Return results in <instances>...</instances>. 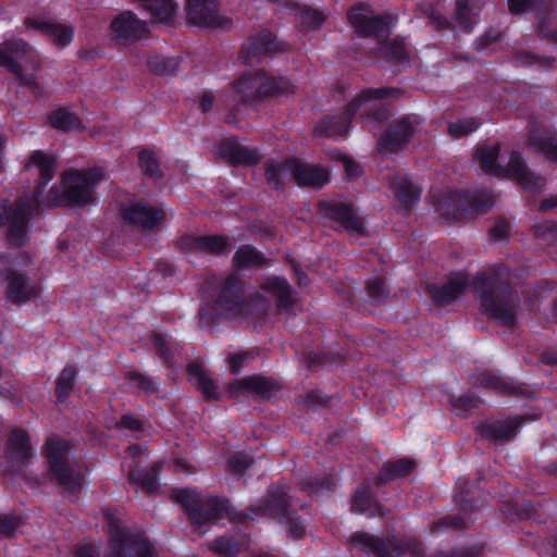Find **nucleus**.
<instances>
[{"label":"nucleus","mask_w":557,"mask_h":557,"mask_svg":"<svg viewBox=\"0 0 557 557\" xmlns=\"http://www.w3.org/2000/svg\"><path fill=\"white\" fill-rule=\"evenodd\" d=\"M509 276L510 269L499 263L478 272L471 278L463 271L450 272L444 284L430 283L425 290L436 306L446 307L471 287L484 314L505 327H512L517 324L520 299Z\"/></svg>","instance_id":"f257e3e1"},{"label":"nucleus","mask_w":557,"mask_h":557,"mask_svg":"<svg viewBox=\"0 0 557 557\" xmlns=\"http://www.w3.org/2000/svg\"><path fill=\"white\" fill-rule=\"evenodd\" d=\"M29 166L39 170V178L28 199L20 197L14 201L0 198V227H7L5 238L10 246L23 247L28 243L30 220L44 211V194L57 171V159L42 150H34L28 159Z\"/></svg>","instance_id":"f03ea898"},{"label":"nucleus","mask_w":557,"mask_h":557,"mask_svg":"<svg viewBox=\"0 0 557 557\" xmlns=\"http://www.w3.org/2000/svg\"><path fill=\"white\" fill-rule=\"evenodd\" d=\"M244 246H239L233 258L235 270L199 309V323L202 327L211 329L219 325L223 318L244 311Z\"/></svg>","instance_id":"7ed1b4c3"},{"label":"nucleus","mask_w":557,"mask_h":557,"mask_svg":"<svg viewBox=\"0 0 557 557\" xmlns=\"http://www.w3.org/2000/svg\"><path fill=\"white\" fill-rule=\"evenodd\" d=\"M71 450V444L65 438L57 434L48 436L41 446L46 463L44 476L70 494L77 495L83 488L84 474L72 463Z\"/></svg>","instance_id":"20e7f679"},{"label":"nucleus","mask_w":557,"mask_h":557,"mask_svg":"<svg viewBox=\"0 0 557 557\" xmlns=\"http://www.w3.org/2000/svg\"><path fill=\"white\" fill-rule=\"evenodd\" d=\"M102 178L99 169L70 170L62 175L61 184L49 189L44 206L49 208L85 207L94 201L95 188Z\"/></svg>","instance_id":"39448f33"},{"label":"nucleus","mask_w":557,"mask_h":557,"mask_svg":"<svg viewBox=\"0 0 557 557\" xmlns=\"http://www.w3.org/2000/svg\"><path fill=\"white\" fill-rule=\"evenodd\" d=\"M499 153L500 144L495 143L478 146L474 156L486 174L510 177L530 193H540L545 187V178L529 169L519 151L511 152L506 166L497 163Z\"/></svg>","instance_id":"423d86ee"},{"label":"nucleus","mask_w":557,"mask_h":557,"mask_svg":"<svg viewBox=\"0 0 557 557\" xmlns=\"http://www.w3.org/2000/svg\"><path fill=\"white\" fill-rule=\"evenodd\" d=\"M175 500L182 505L191 524L198 529L218 523L228 518L244 522V511L235 512L230 499L220 496H210L201 499L188 488H181L174 493Z\"/></svg>","instance_id":"0eeeda50"},{"label":"nucleus","mask_w":557,"mask_h":557,"mask_svg":"<svg viewBox=\"0 0 557 557\" xmlns=\"http://www.w3.org/2000/svg\"><path fill=\"white\" fill-rule=\"evenodd\" d=\"M269 517L284 525L287 533L295 539H302L306 524L296 511L290 509L289 496L285 485L274 484L267 495L256 505L246 507V520Z\"/></svg>","instance_id":"6e6552de"},{"label":"nucleus","mask_w":557,"mask_h":557,"mask_svg":"<svg viewBox=\"0 0 557 557\" xmlns=\"http://www.w3.org/2000/svg\"><path fill=\"white\" fill-rule=\"evenodd\" d=\"M401 95L403 91L396 87L366 88L348 102L339 114L322 116L315 124L313 133L325 138L343 136L348 133L355 115L363 103L387 98L398 99Z\"/></svg>","instance_id":"1a4fd4ad"},{"label":"nucleus","mask_w":557,"mask_h":557,"mask_svg":"<svg viewBox=\"0 0 557 557\" xmlns=\"http://www.w3.org/2000/svg\"><path fill=\"white\" fill-rule=\"evenodd\" d=\"M494 206L493 195L487 189H461L441 196L437 212L446 219L460 221L485 214Z\"/></svg>","instance_id":"9d476101"},{"label":"nucleus","mask_w":557,"mask_h":557,"mask_svg":"<svg viewBox=\"0 0 557 557\" xmlns=\"http://www.w3.org/2000/svg\"><path fill=\"white\" fill-rule=\"evenodd\" d=\"M315 210L320 220L337 233L367 235L363 218L359 214L357 207L349 200L321 199L317 202Z\"/></svg>","instance_id":"9b49d317"},{"label":"nucleus","mask_w":557,"mask_h":557,"mask_svg":"<svg viewBox=\"0 0 557 557\" xmlns=\"http://www.w3.org/2000/svg\"><path fill=\"white\" fill-rule=\"evenodd\" d=\"M349 542L356 549L370 557H404L407 554L418 557L420 555L416 540H405L394 534L376 535L367 531H357L350 535Z\"/></svg>","instance_id":"f8f14e48"},{"label":"nucleus","mask_w":557,"mask_h":557,"mask_svg":"<svg viewBox=\"0 0 557 557\" xmlns=\"http://www.w3.org/2000/svg\"><path fill=\"white\" fill-rule=\"evenodd\" d=\"M109 554L106 557H153V547L143 533L129 534L117 519L109 520Z\"/></svg>","instance_id":"ddd939ff"},{"label":"nucleus","mask_w":557,"mask_h":557,"mask_svg":"<svg viewBox=\"0 0 557 557\" xmlns=\"http://www.w3.org/2000/svg\"><path fill=\"white\" fill-rule=\"evenodd\" d=\"M117 210L126 224L149 232L158 231L166 216L162 208L153 207L134 195L119 200Z\"/></svg>","instance_id":"4468645a"},{"label":"nucleus","mask_w":557,"mask_h":557,"mask_svg":"<svg viewBox=\"0 0 557 557\" xmlns=\"http://www.w3.org/2000/svg\"><path fill=\"white\" fill-rule=\"evenodd\" d=\"M367 9V4L359 2L347 12V20L356 34L362 38L388 36L396 24V16L391 13L369 16L364 13Z\"/></svg>","instance_id":"2eb2a0df"},{"label":"nucleus","mask_w":557,"mask_h":557,"mask_svg":"<svg viewBox=\"0 0 557 557\" xmlns=\"http://www.w3.org/2000/svg\"><path fill=\"white\" fill-rule=\"evenodd\" d=\"M416 115H403L387 124L381 134L377 146L382 153H396L405 149L419 125Z\"/></svg>","instance_id":"dca6fc26"},{"label":"nucleus","mask_w":557,"mask_h":557,"mask_svg":"<svg viewBox=\"0 0 557 557\" xmlns=\"http://www.w3.org/2000/svg\"><path fill=\"white\" fill-rule=\"evenodd\" d=\"M530 420L528 414H510L505 420H483L475 422L474 429L482 438L496 445H503L515 440L519 429Z\"/></svg>","instance_id":"f3484780"},{"label":"nucleus","mask_w":557,"mask_h":557,"mask_svg":"<svg viewBox=\"0 0 557 557\" xmlns=\"http://www.w3.org/2000/svg\"><path fill=\"white\" fill-rule=\"evenodd\" d=\"M186 20L200 28L223 27L228 20L220 14V0H187Z\"/></svg>","instance_id":"a211bd4d"},{"label":"nucleus","mask_w":557,"mask_h":557,"mask_svg":"<svg viewBox=\"0 0 557 557\" xmlns=\"http://www.w3.org/2000/svg\"><path fill=\"white\" fill-rule=\"evenodd\" d=\"M470 382L473 386L493 391L500 396L534 397V393L529 389L525 384L518 383L513 379L503 377L486 370L473 374Z\"/></svg>","instance_id":"6ab92c4d"},{"label":"nucleus","mask_w":557,"mask_h":557,"mask_svg":"<svg viewBox=\"0 0 557 557\" xmlns=\"http://www.w3.org/2000/svg\"><path fill=\"white\" fill-rule=\"evenodd\" d=\"M110 30L114 40L133 44L145 38L149 27L132 11H123L111 21Z\"/></svg>","instance_id":"aec40b11"},{"label":"nucleus","mask_w":557,"mask_h":557,"mask_svg":"<svg viewBox=\"0 0 557 557\" xmlns=\"http://www.w3.org/2000/svg\"><path fill=\"white\" fill-rule=\"evenodd\" d=\"M4 280L7 282L5 297L14 305L26 304L40 294L39 284L32 283L26 273L18 272L15 269H7Z\"/></svg>","instance_id":"412c9836"},{"label":"nucleus","mask_w":557,"mask_h":557,"mask_svg":"<svg viewBox=\"0 0 557 557\" xmlns=\"http://www.w3.org/2000/svg\"><path fill=\"white\" fill-rule=\"evenodd\" d=\"M252 87L256 89V98L259 100L293 92V85L289 79L271 76L263 70L259 71L255 78L246 71V90Z\"/></svg>","instance_id":"4be33fe9"},{"label":"nucleus","mask_w":557,"mask_h":557,"mask_svg":"<svg viewBox=\"0 0 557 557\" xmlns=\"http://www.w3.org/2000/svg\"><path fill=\"white\" fill-rule=\"evenodd\" d=\"M287 49V42L280 40L269 29H261L259 33L248 38V45L246 46V63L253 59L259 61L263 58L285 52Z\"/></svg>","instance_id":"5701e85b"},{"label":"nucleus","mask_w":557,"mask_h":557,"mask_svg":"<svg viewBox=\"0 0 557 557\" xmlns=\"http://www.w3.org/2000/svg\"><path fill=\"white\" fill-rule=\"evenodd\" d=\"M180 247L184 251L205 252L212 256L224 255L231 249L226 235H184L180 238Z\"/></svg>","instance_id":"b1692460"},{"label":"nucleus","mask_w":557,"mask_h":557,"mask_svg":"<svg viewBox=\"0 0 557 557\" xmlns=\"http://www.w3.org/2000/svg\"><path fill=\"white\" fill-rule=\"evenodd\" d=\"M287 164L292 168L295 183L300 187L320 189L330 181L329 172L320 165L304 163L295 158H288Z\"/></svg>","instance_id":"393cba45"},{"label":"nucleus","mask_w":557,"mask_h":557,"mask_svg":"<svg viewBox=\"0 0 557 557\" xmlns=\"http://www.w3.org/2000/svg\"><path fill=\"white\" fill-rule=\"evenodd\" d=\"M350 510L354 513L368 515L369 517L383 516L384 507L377 500L370 482L364 481L357 485L350 497Z\"/></svg>","instance_id":"a878e982"},{"label":"nucleus","mask_w":557,"mask_h":557,"mask_svg":"<svg viewBox=\"0 0 557 557\" xmlns=\"http://www.w3.org/2000/svg\"><path fill=\"white\" fill-rule=\"evenodd\" d=\"M417 468L413 459L408 457L385 461L377 475L372 479V483L376 488L399 479H405L412 474Z\"/></svg>","instance_id":"bb28decb"},{"label":"nucleus","mask_w":557,"mask_h":557,"mask_svg":"<svg viewBox=\"0 0 557 557\" xmlns=\"http://www.w3.org/2000/svg\"><path fill=\"white\" fill-rule=\"evenodd\" d=\"M260 288L275 297V305L278 311H289L294 308L293 288L284 276H267L260 283Z\"/></svg>","instance_id":"cd10ccee"},{"label":"nucleus","mask_w":557,"mask_h":557,"mask_svg":"<svg viewBox=\"0 0 557 557\" xmlns=\"http://www.w3.org/2000/svg\"><path fill=\"white\" fill-rule=\"evenodd\" d=\"M5 451L14 461L21 463L29 461L34 453L28 432L22 428L12 429L7 438Z\"/></svg>","instance_id":"c85d7f7f"},{"label":"nucleus","mask_w":557,"mask_h":557,"mask_svg":"<svg viewBox=\"0 0 557 557\" xmlns=\"http://www.w3.org/2000/svg\"><path fill=\"white\" fill-rule=\"evenodd\" d=\"M30 46L22 38H12L0 44V67L18 73V60L29 54Z\"/></svg>","instance_id":"c756f323"},{"label":"nucleus","mask_w":557,"mask_h":557,"mask_svg":"<svg viewBox=\"0 0 557 557\" xmlns=\"http://www.w3.org/2000/svg\"><path fill=\"white\" fill-rule=\"evenodd\" d=\"M186 370L197 389L202 394L205 400L220 399L221 394L218 381L209 376L208 371L202 367L200 360L190 361Z\"/></svg>","instance_id":"7c9ffc66"},{"label":"nucleus","mask_w":557,"mask_h":557,"mask_svg":"<svg viewBox=\"0 0 557 557\" xmlns=\"http://www.w3.org/2000/svg\"><path fill=\"white\" fill-rule=\"evenodd\" d=\"M163 468L162 461H156L144 471L138 467H131L127 473L128 482L140 487L147 495L157 493L160 488V474Z\"/></svg>","instance_id":"2f4dec72"},{"label":"nucleus","mask_w":557,"mask_h":557,"mask_svg":"<svg viewBox=\"0 0 557 557\" xmlns=\"http://www.w3.org/2000/svg\"><path fill=\"white\" fill-rule=\"evenodd\" d=\"M370 57L383 59L392 64H399L408 60L409 52L403 38H385L370 51Z\"/></svg>","instance_id":"473e14b6"},{"label":"nucleus","mask_w":557,"mask_h":557,"mask_svg":"<svg viewBox=\"0 0 557 557\" xmlns=\"http://www.w3.org/2000/svg\"><path fill=\"white\" fill-rule=\"evenodd\" d=\"M529 146L543 153L549 161L557 163V132L534 127L529 132Z\"/></svg>","instance_id":"72a5a7b5"},{"label":"nucleus","mask_w":557,"mask_h":557,"mask_svg":"<svg viewBox=\"0 0 557 557\" xmlns=\"http://www.w3.org/2000/svg\"><path fill=\"white\" fill-rule=\"evenodd\" d=\"M27 25L41 30L45 35L52 39L55 46L60 48H64L67 45H70L74 38L73 27L65 24L38 20H28Z\"/></svg>","instance_id":"f704fd0d"},{"label":"nucleus","mask_w":557,"mask_h":557,"mask_svg":"<svg viewBox=\"0 0 557 557\" xmlns=\"http://www.w3.org/2000/svg\"><path fill=\"white\" fill-rule=\"evenodd\" d=\"M482 0H456L454 22L465 32L470 33L475 24L474 17L479 14Z\"/></svg>","instance_id":"c9c22d12"},{"label":"nucleus","mask_w":557,"mask_h":557,"mask_svg":"<svg viewBox=\"0 0 557 557\" xmlns=\"http://www.w3.org/2000/svg\"><path fill=\"white\" fill-rule=\"evenodd\" d=\"M181 62V57L164 55L158 52H151L147 57L149 71L161 77L175 76L180 70Z\"/></svg>","instance_id":"e433bc0d"},{"label":"nucleus","mask_w":557,"mask_h":557,"mask_svg":"<svg viewBox=\"0 0 557 557\" xmlns=\"http://www.w3.org/2000/svg\"><path fill=\"white\" fill-rule=\"evenodd\" d=\"M395 196L400 206L410 211L420 200L421 188L407 177H398L392 183Z\"/></svg>","instance_id":"4c0bfd02"},{"label":"nucleus","mask_w":557,"mask_h":557,"mask_svg":"<svg viewBox=\"0 0 557 557\" xmlns=\"http://www.w3.org/2000/svg\"><path fill=\"white\" fill-rule=\"evenodd\" d=\"M213 151L215 156L231 165L244 164V146L240 145L239 139L235 136L222 139L214 146Z\"/></svg>","instance_id":"58836bf2"},{"label":"nucleus","mask_w":557,"mask_h":557,"mask_svg":"<svg viewBox=\"0 0 557 557\" xmlns=\"http://www.w3.org/2000/svg\"><path fill=\"white\" fill-rule=\"evenodd\" d=\"M288 158L283 161L268 160L263 164L264 177L268 185L274 190H283L285 188L284 178L287 174H292Z\"/></svg>","instance_id":"ea45409f"},{"label":"nucleus","mask_w":557,"mask_h":557,"mask_svg":"<svg viewBox=\"0 0 557 557\" xmlns=\"http://www.w3.org/2000/svg\"><path fill=\"white\" fill-rule=\"evenodd\" d=\"M474 485L469 481L457 483V491L454 495L456 507L465 513L476 510L482 506V500L474 496Z\"/></svg>","instance_id":"a19ab883"},{"label":"nucleus","mask_w":557,"mask_h":557,"mask_svg":"<svg viewBox=\"0 0 557 557\" xmlns=\"http://www.w3.org/2000/svg\"><path fill=\"white\" fill-rule=\"evenodd\" d=\"M78 371L74 366H65L55 380V403L64 404L74 391Z\"/></svg>","instance_id":"79ce46f5"},{"label":"nucleus","mask_w":557,"mask_h":557,"mask_svg":"<svg viewBox=\"0 0 557 557\" xmlns=\"http://www.w3.org/2000/svg\"><path fill=\"white\" fill-rule=\"evenodd\" d=\"M138 166L144 176L152 180L153 182H158L163 177V172L160 168L159 159L151 149L144 148L139 151Z\"/></svg>","instance_id":"37998d69"},{"label":"nucleus","mask_w":557,"mask_h":557,"mask_svg":"<svg viewBox=\"0 0 557 557\" xmlns=\"http://www.w3.org/2000/svg\"><path fill=\"white\" fill-rule=\"evenodd\" d=\"M48 120L53 128L63 132L78 129L81 126L78 115L70 111L67 108H59L52 111L49 114Z\"/></svg>","instance_id":"c03bdc74"},{"label":"nucleus","mask_w":557,"mask_h":557,"mask_svg":"<svg viewBox=\"0 0 557 557\" xmlns=\"http://www.w3.org/2000/svg\"><path fill=\"white\" fill-rule=\"evenodd\" d=\"M449 404L451 411L461 418L469 417L475 409L479 408L481 399L472 393H463L459 396H450Z\"/></svg>","instance_id":"a18cd8bd"},{"label":"nucleus","mask_w":557,"mask_h":557,"mask_svg":"<svg viewBox=\"0 0 557 557\" xmlns=\"http://www.w3.org/2000/svg\"><path fill=\"white\" fill-rule=\"evenodd\" d=\"M277 391V384L270 377L261 375L246 376V393L252 392L261 398L269 399Z\"/></svg>","instance_id":"49530a36"},{"label":"nucleus","mask_w":557,"mask_h":557,"mask_svg":"<svg viewBox=\"0 0 557 557\" xmlns=\"http://www.w3.org/2000/svg\"><path fill=\"white\" fill-rule=\"evenodd\" d=\"M554 0H507L508 10L513 15L535 10L547 14L553 8Z\"/></svg>","instance_id":"de8ad7c7"},{"label":"nucleus","mask_w":557,"mask_h":557,"mask_svg":"<svg viewBox=\"0 0 557 557\" xmlns=\"http://www.w3.org/2000/svg\"><path fill=\"white\" fill-rule=\"evenodd\" d=\"M515 59L517 63L522 66L539 69H548L556 62L554 57L540 55L529 50L517 51Z\"/></svg>","instance_id":"09e8293b"},{"label":"nucleus","mask_w":557,"mask_h":557,"mask_svg":"<svg viewBox=\"0 0 557 557\" xmlns=\"http://www.w3.org/2000/svg\"><path fill=\"white\" fill-rule=\"evenodd\" d=\"M151 344L157 354L165 367L171 368L175 363V354L172 346L168 343L164 336L160 333L154 332L151 335Z\"/></svg>","instance_id":"8fccbe9b"},{"label":"nucleus","mask_w":557,"mask_h":557,"mask_svg":"<svg viewBox=\"0 0 557 557\" xmlns=\"http://www.w3.org/2000/svg\"><path fill=\"white\" fill-rule=\"evenodd\" d=\"M481 125L476 117L458 119L448 124V134L454 138H460L475 132Z\"/></svg>","instance_id":"3c124183"},{"label":"nucleus","mask_w":557,"mask_h":557,"mask_svg":"<svg viewBox=\"0 0 557 557\" xmlns=\"http://www.w3.org/2000/svg\"><path fill=\"white\" fill-rule=\"evenodd\" d=\"M334 488V480L331 475L313 476L304 484V491L309 495H322Z\"/></svg>","instance_id":"603ef678"},{"label":"nucleus","mask_w":557,"mask_h":557,"mask_svg":"<svg viewBox=\"0 0 557 557\" xmlns=\"http://www.w3.org/2000/svg\"><path fill=\"white\" fill-rule=\"evenodd\" d=\"M209 549L223 557H233L238 553V547L233 536L222 535L209 543Z\"/></svg>","instance_id":"864d4df0"},{"label":"nucleus","mask_w":557,"mask_h":557,"mask_svg":"<svg viewBox=\"0 0 557 557\" xmlns=\"http://www.w3.org/2000/svg\"><path fill=\"white\" fill-rule=\"evenodd\" d=\"M305 363L311 372L321 370L334 360L331 352L325 350H309L304 355Z\"/></svg>","instance_id":"5fc2aeb1"},{"label":"nucleus","mask_w":557,"mask_h":557,"mask_svg":"<svg viewBox=\"0 0 557 557\" xmlns=\"http://www.w3.org/2000/svg\"><path fill=\"white\" fill-rule=\"evenodd\" d=\"M231 91L236 94V104L234 109H232L225 116V122L227 124H237L239 119L237 114L239 112V107L244 103V74H240L235 82L232 84Z\"/></svg>","instance_id":"6e6d98bb"},{"label":"nucleus","mask_w":557,"mask_h":557,"mask_svg":"<svg viewBox=\"0 0 557 557\" xmlns=\"http://www.w3.org/2000/svg\"><path fill=\"white\" fill-rule=\"evenodd\" d=\"M300 24L306 29H319L325 22V16L321 11L309 7H304L299 13Z\"/></svg>","instance_id":"4d7b16f0"},{"label":"nucleus","mask_w":557,"mask_h":557,"mask_svg":"<svg viewBox=\"0 0 557 557\" xmlns=\"http://www.w3.org/2000/svg\"><path fill=\"white\" fill-rule=\"evenodd\" d=\"M126 379L135 387H137L138 389L143 391L148 395L154 394L159 391L156 382L151 376L140 373L138 371L128 372Z\"/></svg>","instance_id":"13d9d810"},{"label":"nucleus","mask_w":557,"mask_h":557,"mask_svg":"<svg viewBox=\"0 0 557 557\" xmlns=\"http://www.w3.org/2000/svg\"><path fill=\"white\" fill-rule=\"evenodd\" d=\"M368 296L375 302H384L389 295V290L383 278H374L369 281L366 287Z\"/></svg>","instance_id":"bf43d9fd"},{"label":"nucleus","mask_w":557,"mask_h":557,"mask_svg":"<svg viewBox=\"0 0 557 557\" xmlns=\"http://www.w3.org/2000/svg\"><path fill=\"white\" fill-rule=\"evenodd\" d=\"M304 404L308 409L313 410L329 408L331 406V397L323 391L314 388L307 393Z\"/></svg>","instance_id":"052dcab7"},{"label":"nucleus","mask_w":557,"mask_h":557,"mask_svg":"<svg viewBox=\"0 0 557 557\" xmlns=\"http://www.w3.org/2000/svg\"><path fill=\"white\" fill-rule=\"evenodd\" d=\"M425 14L429 23L438 32L453 30L455 28L453 22L433 7H429L425 10Z\"/></svg>","instance_id":"680f3d73"},{"label":"nucleus","mask_w":557,"mask_h":557,"mask_svg":"<svg viewBox=\"0 0 557 557\" xmlns=\"http://www.w3.org/2000/svg\"><path fill=\"white\" fill-rule=\"evenodd\" d=\"M21 518L13 513L0 516V536L11 537L20 528Z\"/></svg>","instance_id":"e2e57ef3"},{"label":"nucleus","mask_w":557,"mask_h":557,"mask_svg":"<svg viewBox=\"0 0 557 557\" xmlns=\"http://www.w3.org/2000/svg\"><path fill=\"white\" fill-rule=\"evenodd\" d=\"M116 428L120 430H129L133 432H143L144 422L136 418L133 413H124L121 416L116 423Z\"/></svg>","instance_id":"0e129e2a"},{"label":"nucleus","mask_w":557,"mask_h":557,"mask_svg":"<svg viewBox=\"0 0 557 557\" xmlns=\"http://www.w3.org/2000/svg\"><path fill=\"white\" fill-rule=\"evenodd\" d=\"M20 82L21 86L27 87L34 95L40 91V85L34 74H25L22 64L18 62V73H12Z\"/></svg>","instance_id":"69168bd1"},{"label":"nucleus","mask_w":557,"mask_h":557,"mask_svg":"<svg viewBox=\"0 0 557 557\" xmlns=\"http://www.w3.org/2000/svg\"><path fill=\"white\" fill-rule=\"evenodd\" d=\"M509 233V223L504 218H498L491 226L488 234L493 242H499L505 239Z\"/></svg>","instance_id":"338daca9"},{"label":"nucleus","mask_w":557,"mask_h":557,"mask_svg":"<svg viewBox=\"0 0 557 557\" xmlns=\"http://www.w3.org/2000/svg\"><path fill=\"white\" fill-rule=\"evenodd\" d=\"M267 263L265 256L253 246L246 244V268L262 267Z\"/></svg>","instance_id":"774afa93"}]
</instances>
